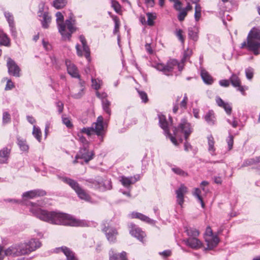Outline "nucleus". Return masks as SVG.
Returning <instances> with one entry per match:
<instances>
[{"label": "nucleus", "mask_w": 260, "mask_h": 260, "mask_svg": "<svg viewBox=\"0 0 260 260\" xmlns=\"http://www.w3.org/2000/svg\"><path fill=\"white\" fill-rule=\"evenodd\" d=\"M30 211L40 219L55 224H62L72 226H86L87 223L85 220L77 219L70 215L48 211L40 208L33 207Z\"/></svg>", "instance_id": "nucleus-1"}, {"label": "nucleus", "mask_w": 260, "mask_h": 260, "mask_svg": "<svg viewBox=\"0 0 260 260\" xmlns=\"http://www.w3.org/2000/svg\"><path fill=\"white\" fill-rule=\"evenodd\" d=\"M241 49H245L257 55L260 49V29L253 27L249 32L247 39L241 44Z\"/></svg>", "instance_id": "nucleus-2"}, {"label": "nucleus", "mask_w": 260, "mask_h": 260, "mask_svg": "<svg viewBox=\"0 0 260 260\" xmlns=\"http://www.w3.org/2000/svg\"><path fill=\"white\" fill-rule=\"evenodd\" d=\"M56 22L59 33L63 39H70L72 34L76 31V27L71 20H66L63 21V16L60 12L56 13Z\"/></svg>", "instance_id": "nucleus-3"}, {"label": "nucleus", "mask_w": 260, "mask_h": 260, "mask_svg": "<svg viewBox=\"0 0 260 260\" xmlns=\"http://www.w3.org/2000/svg\"><path fill=\"white\" fill-rule=\"evenodd\" d=\"M79 133L81 134H85L88 136H90L95 133L99 136H103L104 133L103 117L99 116L96 122L93 123L91 126L83 127L80 129Z\"/></svg>", "instance_id": "nucleus-4"}, {"label": "nucleus", "mask_w": 260, "mask_h": 260, "mask_svg": "<svg viewBox=\"0 0 260 260\" xmlns=\"http://www.w3.org/2000/svg\"><path fill=\"white\" fill-rule=\"evenodd\" d=\"M0 247L2 248V254H3L2 260L5 256H18L26 254V252L24 249L25 245L22 243L13 245L5 251H3V247L1 246Z\"/></svg>", "instance_id": "nucleus-5"}, {"label": "nucleus", "mask_w": 260, "mask_h": 260, "mask_svg": "<svg viewBox=\"0 0 260 260\" xmlns=\"http://www.w3.org/2000/svg\"><path fill=\"white\" fill-rule=\"evenodd\" d=\"M181 131L184 134L185 140H187L190 134L192 132V128L189 123L187 122V120L185 119H182L180 123L179 124L178 127H174L173 131L174 137L178 138V133Z\"/></svg>", "instance_id": "nucleus-6"}, {"label": "nucleus", "mask_w": 260, "mask_h": 260, "mask_svg": "<svg viewBox=\"0 0 260 260\" xmlns=\"http://www.w3.org/2000/svg\"><path fill=\"white\" fill-rule=\"evenodd\" d=\"M102 231L106 235L107 240L110 242L114 243L116 241L118 234L115 228L112 226L109 222H105L102 224Z\"/></svg>", "instance_id": "nucleus-7"}, {"label": "nucleus", "mask_w": 260, "mask_h": 260, "mask_svg": "<svg viewBox=\"0 0 260 260\" xmlns=\"http://www.w3.org/2000/svg\"><path fill=\"white\" fill-rule=\"evenodd\" d=\"M178 65V61L176 59H171L169 60L166 64L158 63L156 65V69L162 72L165 75L169 76L172 73L175 67Z\"/></svg>", "instance_id": "nucleus-8"}, {"label": "nucleus", "mask_w": 260, "mask_h": 260, "mask_svg": "<svg viewBox=\"0 0 260 260\" xmlns=\"http://www.w3.org/2000/svg\"><path fill=\"white\" fill-rule=\"evenodd\" d=\"M94 156L92 151H89L88 146H84L81 148L78 153L77 154L75 159L73 161L74 164L77 163L78 159H83L85 162L87 163L91 160Z\"/></svg>", "instance_id": "nucleus-9"}, {"label": "nucleus", "mask_w": 260, "mask_h": 260, "mask_svg": "<svg viewBox=\"0 0 260 260\" xmlns=\"http://www.w3.org/2000/svg\"><path fill=\"white\" fill-rule=\"evenodd\" d=\"M159 123L160 126L164 129L166 136L169 138L171 141L176 146L178 145L177 140L170 133L168 123L166 120V118L165 115L162 114L158 115Z\"/></svg>", "instance_id": "nucleus-10"}, {"label": "nucleus", "mask_w": 260, "mask_h": 260, "mask_svg": "<svg viewBox=\"0 0 260 260\" xmlns=\"http://www.w3.org/2000/svg\"><path fill=\"white\" fill-rule=\"evenodd\" d=\"M229 79L233 86L237 88V90L239 91L242 95L246 94L245 91L248 89V87L241 85V80L237 75L233 74Z\"/></svg>", "instance_id": "nucleus-11"}, {"label": "nucleus", "mask_w": 260, "mask_h": 260, "mask_svg": "<svg viewBox=\"0 0 260 260\" xmlns=\"http://www.w3.org/2000/svg\"><path fill=\"white\" fill-rule=\"evenodd\" d=\"M87 181L91 184L92 186L95 188H100L103 185L106 189H110L112 188L111 182L110 181H107L108 186H106L105 183H104L103 182V179L99 177L95 179H89L87 180Z\"/></svg>", "instance_id": "nucleus-12"}, {"label": "nucleus", "mask_w": 260, "mask_h": 260, "mask_svg": "<svg viewBox=\"0 0 260 260\" xmlns=\"http://www.w3.org/2000/svg\"><path fill=\"white\" fill-rule=\"evenodd\" d=\"M7 66L9 74L12 75L15 77L20 76V69L19 67L16 64L15 62L10 57L8 58Z\"/></svg>", "instance_id": "nucleus-13"}, {"label": "nucleus", "mask_w": 260, "mask_h": 260, "mask_svg": "<svg viewBox=\"0 0 260 260\" xmlns=\"http://www.w3.org/2000/svg\"><path fill=\"white\" fill-rule=\"evenodd\" d=\"M23 244L25 245L24 249L26 252V254L36 250L41 245V242L37 239H31L28 243Z\"/></svg>", "instance_id": "nucleus-14"}, {"label": "nucleus", "mask_w": 260, "mask_h": 260, "mask_svg": "<svg viewBox=\"0 0 260 260\" xmlns=\"http://www.w3.org/2000/svg\"><path fill=\"white\" fill-rule=\"evenodd\" d=\"M187 192V188L184 185H181L180 187L176 190L177 203L182 207L184 202V197Z\"/></svg>", "instance_id": "nucleus-15"}, {"label": "nucleus", "mask_w": 260, "mask_h": 260, "mask_svg": "<svg viewBox=\"0 0 260 260\" xmlns=\"http://www.w3.org/2000/svg\"><path fill=\"white\" fill-rule=\"evenodd\" d=\"M140 176L139 175H136L134 176L129 177L122 176L120 180L122 184L125 187H128L131 184H134L140 180Z\"/></svg>", "instance_id": "nucleus-16"}, {"label": "nucleus", "mask_w": 260, "mask_h": 260, "mask_svg": "<svg viewBox=\"0 0 260 260\" xmlns=\"http://www.w3.org/2000/svg\"><path fill=\"white\" fill-rule=\"evenodd\" d=\"M184 242L187 246L194 249L200 248L202 246V242L196 237H189L184 240Z\"/></svg>", "instance_id": "nucleus-17"}, {"label": "nucleus", "mask_w": 260, "mask_h": 260, "mask_svg": "<svg viewBox=\"0 0 260 260\" xmlns=\"http://www.w3.org/2000/svg\"><path fill=\"white\" fill-rule=\"evenodd\" d=\"M46 194V191L43 190L35 189L23 193L22 196L24 198L32 199L37 197L44 196Z\"/></svg>", "instance_id": "nucleus-18"}, {"label": "nucleus", "mask_w": 260, "mask_h": 260, "mask_svg": "<svg viewBox=\"0 0 260 260\" xmlns=\"http://www.w3.org/2000/svg\"><path fill=\"white\" fill-rule=\"evenodd\" d=\"M66 64L67 67L68 73L73 77L79 78V72L75 65L69 60L66 61Z\"/></svg>", "instance_id": "nucleus-19"}, {"label": "nucleus", "mask_w": 260, "mask_h": 260, "mask_svg": "<svg viewBox=\"0 0 260 260\" xmlns=\"http://www.w3.org/2000/svg\"><path fill=\"white\" fill-rule=\"evenodd\" d=\"M132 230L130 231V234L140 241L143 242V238L145 236V233L135 225H132Z\"/></svg>", "instance_id": "nucleus-20"}, {"label": "nucleus", "mask_w": 260, "mask_h": 260, "mask_svg": "<svg viewBox=\"0 0 260 260\" xmlns=\"http://www.w3.org/2000/svg\"><path fill=\"white\" fill-rule=\"evenodd\" d=\"M40 13H41L39 14V17L42 18V19L40 20L42 27L45 29L48 28L51 22V16L47 12H45L44 13H42L41 11H40Z\"/></svg>", "instance_id": "nucleus-21"}, {"label": "nucleus", "mask_w": 260, "mask_h": 260, "mask_svg": "<svg viewBox=\"0 0 260 260\" xmlns=\"http://www.w3.org/2000/svg\"><path fill=\"white\" fill-rule=\"evenodd\" d=\"M208 246V249H212L216 247L219 243V239L217 236L206 237L205 238Z\"/></svg>", "instance_id": "nucleus-22"}, {"label": "nucleus", "mask_w": 260, "mask_h": 260, "mask_svg": "<svg viewBox=\"0 0 260 260\" xmlns=\"http://www.w3.org/2000/svg\"><path fill=\"white\" fill-rule=\"evenodd\" d=\"M216 102L217 105L223 108L227 114L230 115L232 113V108L230 104L224 102L220 98L216 97Z\"/></svg>", "instance_id": "nucleus-23"}, {"label": "nucleus", "mask_w": 260, "mask_h": 260, "mask_svg": "<svg viewBox=\"0 0 260 260\" xmlns=\"http://www.w3.org/2000/svg\"><path fill=\"white\" fill-rule=\"evenodd\" d=\"M57 252L62 251L66 256L68 260H77L74 253L68 247L62 246L56 249Z\"/></svg>", "instance_id": "nucleus-24"}, {"label": "nucleus", "mask_w": 260, "mask_h": 260, "mask_svg": "<svg viewBox=\"0 0 260 260\" xmlns=\"http://www.w3.org/2000/svg\"><path fill=\"white\" fill-rule=\"evenodd\" d=\"M10 149L7 147L0 150V164H7L10 153Z\"/></svg>", "instance_id": "nucleus-25"}, {"label": "nucleus", "mask_w": 260, "mask_h": 260, "mask_svg": "<svg viewBox=\"0 0 260 260\" xmlns=\"http://www.w3.org/2000/svg\"><path fill=\"white\" fill-rule=\"evenodd\" d=\"M59 178L63 182L70 185L75 191L80 187L78 183L74 180L67 177H61Z\"/></svg>", "instance_id": "nucleus-26"}, {"label": "nucleus", "mask_w": 260, "mask_h": 260, "mask_svg": "<svg viewBox=\"0 0 260 260\" xmlns=\"http://www.w3.org/2000/svg\"><path fill=\"white\" fill-rule=\"evenodd\" d=\"M79 40L82 43L83 50L85 52V57L86 58L89 60L90 59V49L88 45H87L86 39L84 36L80 35L79 36Z\"/></svg>", "instance_id": "nucleus-27"}, {"label": "nucleus", "mask_w": 260, "mask_h": 260, "mask_svg": "<svg viewBox=\"0 0 260 260\" xmlns=\"http://www.w3.org/2000/svg\"><path fill=\"white\" fill-rule=\"evenodd\" d=\"M201 77L204 82L207 84H212L213 79L209 73L205 70H202L201 72Z\"/></svg>", "instance_id": "nucleus-28"}, {"label": "nucleus", "mask_w": 260, "mask_h": 260, "mask_svg": "<svg viewBox=\"0 0 260 260\" xmlns=\"http://www.w3.org/2000/svg\"><path fill=\"white\" fill-rule=\"evenodd\" d=\"M199 0H192L193 3L196 4L195 7L194 18L197 21H199L201 16V7L198 4Z\"/></svg>", "instance_id": "nucleus-29"}, {"label": "nucleus", "mask_w": 260, "mask_h": 260, "mask_svg": "<svg viewBox=\"0 0 260 260\" xmlns=\"http://www.w3.org/2000/svg\"><path fill=\"white\" fill-rule=\"evenodd\" d=\"M205 120L210 125H213L215 122V116L213 111H208L205 116Z\"/></svg>", "instance_id": "nucleus-30"}, {"label": "nucleus", "mask_w": 260, "mask_h": 260, "mask_svg": "<svg viewBox=\"0 0 260 260\" xmlns=\"http://www.w3.org/2000/svg\"><path fill=\"white\" fill-rule=\"evenodd\" d=\"M76 192L81 199L86 201H89L90 199V196L81 187L76 191Z\"/></svg>", "instance_id": "nucleus-31"}, {"label": "nucleus", "mask_w": 260, "mask_h": 260, "mask_svg": "<svg viewBox=\"0 0 260 260\" xmlns=\"http://www.w3.org/2000/svg\"><path fill=\"white\" fill-rule=\"evenodd\" d=\"M132 216L133 218H138L140 220L147 222H150L151 219L146 215L138 212H133L132 214Z\"/></svg>", "instance_id": "nucleus-32"}, {"label": "nucleus", "mask_w": 260, "mask_h": 260, "mask_svg": "<svg viewBox=\"0 0 260 260\" xmlns=\"http://www.w3.org/2000/svg\"><path fill=\"white\" fill-rule=\"evenodd\" d=\"M79 84L80 86L79 92L78 93H74L72 95L75 99L80 98L84 94L85 82L84 81H82L80 79Z\"/></svg>", "instance_id": "nucleus-33"}, {"label": "nucleus", "mask_w": 260, "mask_h": 260, "mask_svg": "<svg viewBox=\"0 0 260 260\" xmlns=\"http://www.w3.org/2000/svg\"><path fill=\"white\" fill-rule=\"evenodd\" d=\"M185 232L189 237L192 238H197L200 234L199 231L198 230L192 228H187L185 230Z\"/></svg>", "instance_id": "nucleus-34"}, {"label": "nucleus", "mask_w": 260, "mask_h": 260, "mask_svg": "<svg viewBox=\"0 0 260 260\" xmlns=\"http://www.w3.org/2000/svg\"><path fill=\"white\" fill-rule=\"evenodd\" d=\"M32 135L39 142H41L42 138V132L39 127H37L35 125L34 126Z\"/></svg>", "instance_id": "nucleus-35"}, {"label": "nucleus", "mask_w": 260, "mask_h": 260, "mask_svg": "<svg viewBox=\"0 0 260 260\" xmlns=\"http://www.w3.org/2000/svg\"><path fill=\"white\" fill-rule=\"evenodd\" d=\"M9 44L10 41L7 36L3 32L0 33V45L8 46Z\"/></svg>", "instance_id": "nucleus-36"}, {"label": "nucleus", "mask_w": 260, "mask_h": 260, "mask_svg": "<svg viewBox=\"0 0 260 260\" xmlns=\"http://www.w3.org/2000/svg\"><path fill=\"white\" fill-rule=\"evenodd\" d=\"M67 3V0H54L53 1V6L57 9H60L64 7Z\"/></svg>", "instance_id": "nucleus-37"}, {"label": "nucleus", "mask_w": 260, "mask_h": 260, "mask_svg": "<svg viewBox=\"0 0 260 260\" xmlns=\"http://www.w3.org/2000/svg\"><path fill=\"white\" fill-rule=\"evenodd\" d=\"M147 16V23L149 26L154 25V20L156 19V16L155 13H146Z\"/></svg>", "instance_id": "nucleus-38"}, {"label": "nucleus", "mask_w": 260, "mask_h": 260, "mask_svg": "<svg viewBox=\"0 0 260 260\" xmlns=\"http://www.w3.org/2000/svg\"><path fill=\"white\" fill-rule=\"evenodd\" d=\"M259 161V160L258 158H256V159H254V158L246 159L243 162L241 167H245L252 166L253 165L256 164L257 163H258Z\"/></svg>", "instance_id": "nucleus-39"}, {"label": "nucleus", "mask_w": 260, "mask_h": 260, "mask_svg": "<svg viewBox=\"0 0 260 260\" xmlns=\"http://www.w3.org/2000/svg\"><path fill=\"white\" fill-rule=\"evenodd\" d=\"M18 145L19 146L20 149L24 151H26L28 150L29 147L27 145L26 141L18 138L17 139Z\"/></svg>", "instance_id": "nucleus-40"}, {"label": "nucleus", "mask_w": 260, "mask_h": 260, "mask_svg": "<svg viewBox=\"0 0 260 260\" xmlns=\"http://www.w3.org/2000/svg\"><path fill=\"white\" fill-rule=\"evenodd\" d=\"M208 142L209 145L208 150L209 151L212 152V154L213 155L214 154L213 153L215 151V148L214 147V141L212 136L210 135L208 137Z\"/></svg>", "instance_id": "nucleus-41"}, {"label": "nucleus", "mask_w": 260, "mask_h": 260, "mask_svg": "<svg viewBox=\"0 0 260 260\" xmlns=\"http://www.w3.org/2000/svg\"><path fill=\"white\" fill-rule=\"evenodd\" d=\"M103 108L104 110L109 115L111 114V110L109 108L110 102L107 99H103L102 101Z\"/></svg>", "instance_id": "nucleus-42"}, {"label": "nucleus", "mask_w": 260, "mask_h": 260, "mask_svg": "<svg viewBox=\"0 0 260 260\" xmlns=\"http://www.w3.org/2000/svg\"><path fill=\"white\" fill-rule=\"evenodd\" d=\"M5 16L9 23L10 27H13L15 25L13 15L9 12H5Z\"/></svg>", "instance_id": "nucleus-43"}, {"label": "nucleus", "mask_w": 260, "mask_h": 260, "mask_svg": "<svg viewBox=\"0 0 260 260\" xmlns=\"http://www.w3.org/2000/svg\"><path fill=\"white\" fill-rule=\"evenodd\" d=\"M92 86L95 90H98L100 88L102 84V81L99 79H92Z\"/></svg>", "instance_id": "nucleus-44"}, {"label": "nucleus", "mask_w": 260, "mask_h": 260, "mask_svg": "<svg viewBox=\"0 0 260 260\" xmlns=\"http://www.w3.org/2000/svg\"><path fill=\"white\" fill-rule=\"evenodd\" d=\"M200 194H201L200 189L198 188H195L193 194V196H194L195 197H196L198 198V199L199 200V201L200 202V203L201 204L202 207L203 208H204V206H205L204 203L203 202L202 198L200 196Z\"/></svg>", "instance_id": "nucleus-45"}, {"label": "nucleus", "mask_w": 260, "mask_h": 260, "mask_svg": "<svg viewBox=\"0 0 260 260\" xmlns=\"http://www.w3.org/2000/svg\"><path fill=\"white\" fill-rule=\"evenodd\" d=\"M254 69L251 67H249L245 69V75L247 79L251 80L253 77Z\"/></svg>", "instance_id": "nucleus-46"}, {"label": "nucleus", "mask_w": 260, "mask_h": 260, "mask_svg": "<svg viewBox=\"0 0 260 260\" xmlns=\"http://www.w3.org/2000/svg\"><path fill=\"white\" fill-rule=\"evenodd\" d=\"M187 102L188 98L187 94L185 93L184 95L183 100L180 103V107L182 110H185L187 108Z\"/></svg>", "instance_id": "nucleus-47"}, {"label": "nucleus", "mask_w": 260, "mask_h": 260, "mask_svg": "<svg viewBox=\"0 0 260 260\" xmlns=\"http://www.w3.org/2000/svg\"><path fill=\"white\" fill-rule=\"evenodd\" d=\"M112 7L113 8L114 10L117 12L119 13L121 11V7L119 3L115 1H111Z\"/></svg>", "instance_id": "nucleus-48"}, {"label": "nucleus", "mask_w": 260, "mask_h": 260, "mask_svg": "<svg viewBox=\"0 0 260 260\" xmlns=\"http://www.w3.org/2000/svg\"><path fill=\"white\" fill-rule=\"evenodd\" d=\"M109 260H118V256L119 255L113 249H111L109 253Z\"/></svg>", "instance_id": "nucleus-49"}, {"label": "nucleus", "mask_w": 260, "mask_h": 260, "mask_svg": "<svg viewBox=\"0 0 260 260\" xmlns=\"http://www.w3.org/2000/svg\"><path fill=\"white\" fill-rule=\"evenodd\" d=\"M226 142L228 143L229 150H230L232 149L234 144V137L233 136L230 135L226 139Z\"/></svg>", "instance_id": "nucleus-50"}, {"label": "nucleus", "mask_w": 260, "mask_h": 260, "mask_svg": "<svg viewBox=\"0 0 260 260\" xmlns=\"http://www.w3.org/2000/svg\"><path fill=\"white\" fill-rule=\"evenodd\" d=\"M172 170L176 174L180 175V176H186L187 175V173L184 172L182 170L179 168H173Z\"/></svg>", "instance_id": "nucleus-51"}, {"label": "nucleus", "mask_w": 260, "mask_h": 260, "mask_svg": "<svg viewBox=\"0 0 260 260\" xmlns=\"http://www.w3.org/2000/svg\"><path fill=\"white\" fill-rule=\"evenodd\" d=\"M62 121L63 123L66 125V126L69 128L73 127V124L69 118L62 117Z\"/></svg>", "instance_id": "nucleus-52"}, {"label": "nucleus", "mask_w": 260, "mask_h": 260, "mask_svg": "<svg viewBox=\"0 0 260 260\" xmlns=\"http://www.w3.org/2000/svg\"><path fill=\"white\" fill-rule=\"evenodd\" d=\"M138 93L142 102L147 103L148 101V99L146 93L143 91H138Z\"/></svg>", "instance_id": "nucleus-53"}, {"label": "nucleus", "mask_w": 260, "mask_h": 260, "mask_svg": "<svg viewBox=\"0 0 260 260\" xmlns=\"http://www.w3.org/2000/svg\"><path fill=\"white\" fill-rule=\"evenodd\" d=\"M183 31L182 30L179 29L176 30V35L179 39V40L182 42V43H184V38L183 36Z\"/></svg>", "instance_id": "nucleus-54"}, {"label": "nucleus", "mask_w": 260, "mask_h": 260, "mask_svg": "<svg viewBox=\"0 0 260 260\" xmlns=\"http://www.w3.org/2000/svg\"><path fill=\"white\" fill-rule=\"evenodd\" d=\"M187 14V13L186 12V10H183V9L182 10H181L179 12L178 16V18L179 20L180 21H183L185 19V17L186 16Z\"/></svg>", "instance_id": "nucleus-55"}, {"label": "nucleus", "mask_w": 260, "mask_h": 260, "mask_svg": "<svg viewBox=\"0 0 260 260\" xmlns=\"http://www.w3.org/2000/svg\"><path fill=\"white\" fill-rule=\"evenodd\" d=\"M188 36L192 40L196 41L197 39V34L193 30L192 28H188Z\"/></svg>", "instance_id": "nucleus-56"}, {"label": "nucleus", "mask_w": 260, "mask_h": 260, "mask_svg": "<svg viewBox=\"0 0 260 260\" xmlns=\"http://www.w3.org/2000/svg\"><path fill=\"white\" fill-rule=\"evenodd\" d=\"M78 136L79 137V141L83 144V146H88V142L84 136L79 133L78 134Z\"/></svg>", "instance_id": "nucleus-57"}, {"label": "nucleus", "mask_w": 260, "mask_h": 260, "mask_svg": "<svg viewBox=\"0 0 260 260\" xmlns=\"http://www.w3.org/2000/svg\"><path fill=\"white\" fill-rule=\"evenodd\" d=\"M3 120L4 123H8L10 121V114L5 112L3 113Z\"/></svg>", "instance_id": "nucleus-58"}, {"label": "nucleus", "mask_w": 260, "mask_h": 260, "mask_svg": "<svg viewBox=\"0 0 260 260\" xmlns=\"http://www.w3.org/2000/svg\"><path fill=\"white\" fill-rule=\"evenodd\" d=\"M14 87L13 83L12 82L11 80L7 79V84L5 87V90H8L12 89Z\"/></svg>", "instance_id": "nucleus-59"}, {"label": "nucleus", "mask_w": 260, "mask_h": 260, "mask_svg": "<svg viewBox=\"0 0 260 260\" xmlns=\"http://www.w3.org/2000/svg\"><path fill=\"white\" fill-rule=\"evenodd\" d=\"M174 3V7L177 11H181L182 3L179 1L173 2Z\"/></svg>", "instance_id": "nucleus-60"}, {"label": "nucleus", "mask_w": 260, "mask_h": 260, "mask_svg": "<svg viewBox=\"0 0 260 260\" xmlns=\"http://www.w3.org/2000/svg\"><path fill=\"white\" fill-rule=\"evenodd\" d=\"M230 82V80H225V79L221 80L219 81V84L221 86L227 87L229 86Z\"/></svg>", "instance_id": "nucleus-61"}, {"label": "nucleus", "mask_w": 260, "mask_h": 260, "mask_svg": "<svg viewBox=\"0 0 260 260\" xmlns=\"http://www.w3.org/2000/svg\"><path fill=\"white\" fill-rule=\"evenodd\" d=\"M227 121L229 124H231L232 126L234 128L237 127L238 126V121L236 120L235 117L233 118V120L232 121H231L230 119H228Z\"/></svg>", "instance_id": "nucleus-62"}, {"label": "nucleus", "mask_w": 260, "mask_h": 260, "mask_svg": "<svg viewBox=\"0 0 260 260\" xmlns=\"http://www.w3.org/2000/svg\"><path fill=\"white\" fill-rule=\"evenodd\" d=\"M56 106L57 107L58 112L61 113L63 109V104L61 102H58L56 103Z\"/></svg>", "instance_id": "nucleus-63"}, {"label": "nucleus", "mask_w": 260, "mask_h": 260, "mask_svg": "<svg viewBox=\"0 0 260 260\" xmlns=\"http://www.w3.org/2000/svg\"><path fill=\"white\" fill-rule=\"evenodd\" d=\"M119 257L120 260H128L127 253L125 251H122L119 254Z\"/></svg>", "instance_id": "nucleus-64"}]
</instances>
